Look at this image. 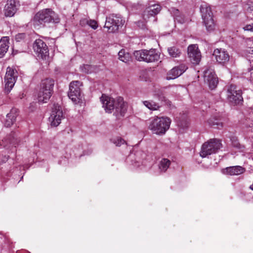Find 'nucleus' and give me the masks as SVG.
<instances>
[{
  "label": "nucleus",
  "mask_w": 253,
  "mask_h": 253,
  "mask_svg": "<svg viewBox=\"0 0 253 253\" xmlns=\"http://www.w3.org/2000/svg\"><path fill=\"white\" fill-rule=\"evenodd\" d=\"M103 107L106 112L110 113L115 110L116 113L123 116L127 110V104L121 97L116 99L103 94L100 98Z\"/></svg>",
  "instance_id": "obj_1"
},
{
  "label": "nucleus",
  "mask_w": 253,
  "mask_h": 253,
  "mask_svg": "<svg viewBox=\"0 0 253 253\" xmlns=\"http://www.w3.org/2000/svg\"><path fill=\"white\" fill-rule=\"evenodd\" d=\"M170 123L171 120L168 117H156L150 122L148 128L154 134L163 135L169 129Z\"/></svg>",
  "instance_id": "obj_2"
},
{
  "label": "nucleus",
  "mask_w": 253,
  "mask_h": 253,
  "mask_svg": "<svg viewBox=\"0 0 253 253\" xmlns=\"http://www.w3.org/2000/svg\"><path fill=\"white\" fill-rule=\"evenodd\" d=\"M54 84L52 79H46L42 81L38 94V99L40 102H46L50 98Z\"/></svg>",
  "instance_id": "obj_3"
},
{
  "label": "nucleus",
  "mask_w": 253,
  "mask_h": 253,
  "mask_svg": "<svg viewBox=\"0 0 253 253\" xmlns=\"http://www.w3.org/2000/svg\"><path fill=\"white\" fill-rule=\"evenodd\" d=\"M125 20L119 14H112L106 17L104 28L109 33H115L124 25Z\"/></svg>",
  "instance_id": "obj_4"
},
{
  "label": "nucleus",
  "mask_w": 253,
  "mask_h": 253,
  "mask_svg": "<svg viewBox=\"0 0 253 253\" xmlns=\"http://www.w3.org/2000/svg\"><path fill=\"white\" fill-rule=\"evenodd\" d=\"M134 55L138 61L147 63L157 61L160 58V54L155 49L135 51L134 52Z\"/></svg>",
  "instance_id": "obj_5"
},
{
  "label": "nucleus",
  "mask_w": 253,
  "mask_h": 253,
  "mask_svg": "<svg viewBox=\"0 0 253 253\" xmlns=\"http://www.w3.org/2000/svg\"><path fill=\"white\" fill-rule=\"evenodd\" d=\"M221 144L217 139H211L205 142L200 152V156L205 158L209 155L215 153L220 148Z\"/></svg>",
  "instance_id": "obj_6"
},
{
  "label": "nucleus",
  "mask_w": 253,
  "mask_h": 253,
  "mask_svg": "<svg viewBox=\"0 0 253 253\" xmlns=\"http://www.w3.org/2000/svg\"><path fill=\"white\" fill-rule=\"evenodd\" d=\"M200 11L204 23L207 30L209 31L213 30L215 27V24L210 5L206 3L202 4L200 6Z\"/></svg>",
  "instance_id": "obj_7"
},
{
  "label": "nucleus",
  "mask_w": 253,
  "mask_h": 253,
  "mask_svg": "<svg viewBox=\"0 0 253 253\" xmlns=\"http://www.w3.org/2000/svg\"><path fill=\"white\" fill-rule=\"evenodd\" d=\"M227 99L233 105H239L242 103L243 98L242 91L238 89L236 86L230 85L227 89Z\"/></svg>",
  "instance_id": "obj_8"
},
{
  "label": "nucleus",
  "mask_w": 253,
  "mask_h": 253,
  "mask_svg": "<svg viewBox=\"0 0 253 253\" xmlns=\"http://www.w3.org/2000/svg\"><path fill=\"white\" fill-rule=\"evenodd\" d=\"M81 86L82 83L80 81H73L70 83L68 96L75 104L79 103L82 99Z\"/></svg>",
  "instance_id": "obj_9"
},
{
  "label": "nucleus",
  "mask_w": 253,
  "mask_h": 253,
  "mask_svg": "<svg viewBox=\"0 0 253 253\" xmlns=\"http://www.w3.org/2000/svg\"><path fill=\"white\" fill-rule=\"evenodd\" d=\"M54 14V12L50 9L40 11L34 17V24L39 25L45 23H49L53 20Z\"/></svg>",
  "instance_id": "obj_10"
},
{
  "label": "nucleus",
  "mask_w": 253,
  "mask_h": 253,
  "mask_svg": "<svg viewBox=\"0 0 253 253\" xmlns=\"http://www.w3.org/2000/svg\"><path fill=\"white\" fill-rule=\"evenodd\" d=\"M34 51L37 56L43 60H47L49 58V50L45 43L41 39L35 41L33 44Z\"/></svg>",
  "instance_id": "obj_11"
},
{
  "label": "nucleus",
  "mask_w": 253,
  "mask_h": 253,
  "mask_svg": "<svg viewBox=\"0 0 253 253\" xmlns=\"http://www.w3.org/2000/svg\"><path fill=\"white\" fill-rule=\"evenodd\" d=\"M18 77V73L15 69L8 67L5 76V91L6 93L10 92L14 86Z\"/></svg>",
  "instance_id": "obj_12"
},
{
  "label": "nucleus",
  "mask_w": 253,
  "mask_h": 253,
  "mask_svg": "<svg viewBox=\"0 0 253 253\" xmlns=\"http://www.w3.org/2000/svg\"><path fill=\"white\" fill-rule=\"evenodd\" d=\"M63 118V112L61 106L56 104L54 105L49 121L53 126H58Z\"/></svg>",
  "instance_id": "obj_13"
},
{
  "label": "nucleus",
  "mask_w": 253,
  "mask_h": 253,
  "mask_svg": "<svg viewBox=\"0 0 253 253\" xmlns=\"http://www.w3.org/2000/svg\"><path fill=\"white\" fill-rule=\"evenodd\" d=\"M204 81L207 83L209 87L213 89L218 84V79L212 68H209L204 71Z\"/></svg>",
  "instance_id": "obj_14"
},
{
  "label": "nucleus",
  "mask_w": 253,
  "mask_h": 253,
  "mask_svg": "<svg viewBox=\"0 0 253 253\" xmlns=\"http://www.w3.org/2000/svg\"><path fill=\"white\" fill-rule=\"evenodd\" d=\"M188 55L191 62L198 64L201 61V54L197 44H191L188 47Z\"/></svg>",
  "instance_id": "obj_15"
},
{
  "label": "nucleus",
  "mask_w": 253,
  "mask_h": 253,
  "mask_svg": "<svg viewBox=\"0 0 253 253\" xmlns=\"http://www.w3.org/2000/svg\"><path fill=\"white\" fill-rule=\"evenodd\" d=\"M213 55L215 57L216 61L222 65L226 64L229 60V54L224 49L221 48L215 49L213 51Z\"/></svg>",
  "instance_id": "obj_16"
},
{
  "label": "nucleus",
  "mask_w": 253,
  "mask_h": 253,
  "mask_svg": "<svg viewBox=\"0 0 253 253\" xmlns=\"http://www.w3.org/2000/svg\"><path fill=\"white\" fill-rule=\"evenodd\" d=\"M187 69V66L185 64H181L175 67L168 73L166 79L168 80L176 79L185 72Z\"/></svg>",
  "instance_id": "obj_17"
},
{
  "label": "nucleus",
  "mask_w": 253,
  "mask_h": 253,
  "mask_svg": "<svg viewBox=\"0 0 253 253\" xmlns=\"http://www.w3.org/2000/svg\"><path fill=\"white\" fill-rule=\"evenodd\" d=\"M161 10V7L159 4H154L149 6L144 11L143 14V19L146 21L150 16H153L158 14Z\"/></svg>",
  "instance_id": "obj_18"
},
{
  "label": "nucleus",
  "mask_w": 253,
  "mask_h": 253,
  "mask_svg": "<svg viewBox=\"0 0 253 253\" xmlns=\"http://www.w3.org/2000/svg\"><path fill=\"white\" fill-rule=\"evenodd\" d=\"M244 171V168L240 166L228 167L222 170V172L223 174L230 175H239L243 173Z\"/></svg>",
  "instance_id": "obj_19"
},
{
  "label": "nucleus",
  "mask_w": 253,
  "mask_h": 253,
  "mask_svg": "<svg viewBox=\"0 0 253 253\" xmlns=\"http://www.w3.org/2000/svg\"><path fill=\"white\" fill-rule=\"evenodd\" d=\"M15 2L14 0H7L4 7V15L7 17H11L16 12Z\"/></svg>",
  "instance_id": "obj_20"
},
{
  "label": "nucleus",
  "mask_w": 253,
  "mask_h": 253,
  "mask_svg": "<svg viewBox=\"0 0 253 253\" xmlns=\"http://www.w3.org/2000/svg\"><path fill=\"white\" fill-rule=\"evenodd\" d=\"M18 115V110L16 108H13L11 110L9 113L6 115L5 126L6 127H10L15 122L16 117Z\"/></svg>",
  "instance_id": "obj_21"
},
{
  "label": "nucleus",
  "mask_w": 253,
  "mask_h": 253,
  "mask_svg": "<svg viewBox=\"0 0 253 253\" xmlns=\"http://www.w3.org/2000/svg\"><path fill=\"white\" fill-rule=\"evenodd\" d=\"M8 47V38L4 37L0 40V58H2L5 55Z\"/></svg>",
  "instance_id": "obj_22"
},
{
  "label": "nucleus",
  "mask_w": 253,
  "mask_h": 253,
  "mask_svg": "<svg viewBox=\"0 0 253 253\" xmlns=\"http://www.w3.org/2000/svg\"><path fill=\"white\" fill-rule=\"evenodd\" d=\"M119 59L126 63L131 60V56L128 52H126L124 49L121 50L118 53Z\"/></svg>",
  "instance_id": "obj_23"
},
{
  "label": "nucleus",
  "mask_w": 253,
  "mask_h": 253,
  "mask_svg": "<svg viewBox=\"0 0 253 253\" xmlns=\"http://www.w3.org/2000/svg\"><path fill=\"white\" fill-rule=\"evenodd\" d=\"M143 104L147 108L152 111L158 110L160 106L158 103H156L153 100H147L143 101Z\"/></svg>",
  "instance_id": "obj_24"
},
{
  "label": "nucleus",
  "mask_w": 253,
  "mask_h": 253,
  "mask_svg": "<svg viewBox=\"0 0 253 253\" xmlns=\"http://www.w3.org/2000/svg\"><path fill=\"white\" fill-rule=\"evenodd\" d=\"M80 24L82 26L87 24L93 29H96L98 27L97 23L94 20H88L86 18H84L80 21Z\"/></svg>",
  "instance_id": "obj_25"
},
{
  "label": "nucleus",
  "mask_w": 253,
  "mask_h": 253,
  "mask_svg": "<svg viewBox=\"0 0 253 253\" xmlns=\"http://www.w3.org/2000/svg\"><path fill=\"white\" fill-rule=\"evenodd\" d=\"M168 51L169 55L173 58L179 57L181 53V50L175 46L168 48Z\"/></svg>",
  "instance_id": "obj_26"
},
{
  "label": "nucleus",
  "mask_w": 253,
  "mask_h": 253,
  "mask_svg": "<svg viewBox=\"0 0 253 253\" xmlns=\"http://www.w3.org/2000/svg\"><path fill=\"white\" fill-rule=\"evenodd\" d=\"M171 164L170 161L167 159H163L160 162L159 169L163 172H165L169 168Z\"/></svg>",
  "instance_id": "obj_27"
},
{
  "label": "nucleus",
  "mask_w": 253,
  "mask_h": 253,
  "mask_svg": "<svg viewBox=\"0 0 253 253\" xmlns=\"http://www.w3.org/2000/svg\"><path fill=\"white\" fill-rule=\"evenodd\" d=\"M208 123L211 126H216L217 128L222 126V124L220 121L215 118H211L208 120Z\"/></svg>",
  "instance_id": "obj_28"
},
{
  "label": "nucleus",
  "mask_w": 253,
  "mask_h": 253,
  "mask_svg": "<svg viewBox=\"0 0 253 253\" xmlns=\"http://www.w3.org/2000/svg\"><path fill=\"white\" fill-rule=\"evenodd\" d=\"M112 142L114 143L117 146H120L122 144L125 143V141L120 137H117L112 139Z\"/></svg>",
  "instance_id": "obj_29"
},
{
  "label": "nucleus",
  "mask_w": 253,
  "mask_h": 253,
  "mask_svg": "<svg viewBox=\"0 0 253 253\" xmlns=\"http://www.w3.org/2000/svg\"><path fill=\"white\" fill-rule=\"evenodd\" d=\"M157 95L158 96L159 99L160 100L164 101L167 105L170 106V101L168 99H167L166 97H165L164 95L162 94H159V93L157 94Z\"/></svg>",
  "instance_id": "obj_30"
},
{
  "label": "nucleus",
  "mask_w": 253,
  "mask_h": 253,
  "mask_svg": "<svg viewBox=\"0 0 253 253\" xmlns=\"http://www.w3.org/2000/svg\"><path fill=\"white\" fill-rule=\"evenodd\" d=\"M10 143L16 147V145L18 144V138L13 136L12 139H10Z\"/></svg>",
  "instance_id": "obj_31"
},
{
  "label": "nucleus",
  "mask_w": 253,
  "mask_h": 253,
  "mask_svg": "<svg viewBox=\"0 0 253 253\" xmlns=\"http://www.w3.org/2000/svg\"><path fill=\"white\" fill-rule=\"evenodd\" d=\"M24 37H25V34H18V35L16 36L15 40L17 42H19L20 41V40L24 38Z\"/></svg>",
  "instance_id": "obj_32"
},
{
  "label": "nucleus",
  "mask_w": 253,
  "mask_h": 253,
  "mask_svg": "<svg viewBox=\"0 0 253 253\" xmlns=\"http://www.w3.org/2000/svg\"><path fill=\"white\" fill-rule=\"evenodd\" d=\"M253 28V25H247L244 27V29L246 31H252Z\"/></svg>",
  "instance_id": "obj_33"
},
{
  "label": "nucleus",
  "mask_w": 253,
  "mask_h": 253,
  "mask_svg": "<svg viewBox=\"0 0 253 253\" xmlns=\"http://www.w3.org/2000/svg\"><path fill=\"white\" fill-rule=\"evenodd\" d=\"M137 24H138V26L142 28V29H144L145 28V23L144 22H142V21H138L137 22Z\"/></svg>",
  "instance_id": "obj_34"
},
{
  "label": "nucleus",
  "mask_w": 253,
  "mask_h": 253,
  "mask_svg": "<svg viewBox=\"0 0 253 253\" xmlns=\"http://www.w3.org/2000/svg\"><path fill=\"white\" fill-rule=\"evenodd\" d=\"M247 52L249 53L253 54V47H250L247 49Z\"/></svg>",
  "instance_id": "obj_35"
},
{
  "label": "nucleus",
  "mask_w": 253,
  "mask_h": 253,
  "mask_svg": "<svg viewBox=\"0 0 253 253\" xmlns=\"http://www.w3.org/2000/svg\"><path fill=\"white\" fill-rule=\"evenodd\" d=\"M249 127H253V121L250 123L248 126Z\"/></svg>",
  "instance_id": "obj_36"
},
{
  "label": "nucleus",
  "mask_w": 253,
  "mask_h": 253,
  "mask_svg": "<svg viewBox=\"0 0 253 253\" xmlns=\"http://www.w3.org/2000/svg\"><path fill=\"white\" fill-rule=\"evenodd\" d=\"M84 67L89 68V66L88 65H86L85 66H84Z\"/></svg>",
  "instance_id": "obj_37"
},
{
  "label": "nucleus",
  "mask_w": 253,
  "mask_h": 253,
  "mask_svg": "<svg viewBox=\"0 0 253 253\" xmlns=\"http://www.w3.org/2000/svg\"><path fill=\"white\" fill-rule=\"evenodd\" d=\"M188 126H187V123L186 124V127H187Z\"/></svg>",
  "instance_id": "obj_38"
}]
</instances>
